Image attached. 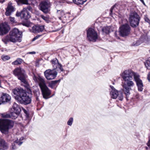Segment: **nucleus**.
<instances>
[{
    "mask_svg": "<svg viewBox=\"0 0 150 150\" xmlns=\"http://www.w3.org/2000/svg\"><path fill=\"white\" fill-rule=\"evenodd\" d=\"M121 76L124 81L122 82L123 92L127 97L130 94V91L132 90L131 88L134 86L133 81V76L136 82L138 91L139 92L143 91V84L142 81L139 78V74L128 70L124 71L121 74Z\"/></svg>",
    "mask_w": 150,
    "mask_h": 150,
    "instance_id": "f257e3e1",
    "label": "nucleus"
},
{
    "mask_svg": "<svg viewBox=\"0 0 150 150\" xmlns=\"http://www.w3.org/2000/svg\"><path fill=\"white\" fill-rule=\"evenodd\" d=\"M12 95L21 104L25 105L30 103L31 95L23 88H15L12 90Z\"/></svg>",
    "mask_w": 150,
    "mask_h": 150,
    "instance_id": "f03ea898",
    "label": "nucleus"
},
{
    "mask_svg": "<svg viewBox=\"0 0 150 150\" xmlns=\"http://www.w3.org/2000/svg\"><path fill=\"white\" fill-rule=\"evenodd\" d=\"M33 78L35 82L38 84L41 90L43 98L45 99L49 98L51 92L46 86L44 79L40 76H37L35 75L33 76Z\"/></svg>",
    "mask_w": 150,
    "mask_h": 150,
    "instance_id": "7ed1b4c3",
    "label": "nucleus"
},
{
    "mask_svg": "<svg viewBox=\"0 0 150 150\" xmlns=\"http://www.w3.org/2000/svg\"><path fill=\"white\" fill-rule=\"evenodd\" d=\"M22 32L19 31L16 28L11 31L8 36H7L6 39L8 41L13 42H21L22 40Z\"/></svg>",
    "mask_w": 150,
    "mask_h": 150,
    "instance_id": "20e7f679",
    "label": "nucleus"
},
{
    "mask_svg": "<svg viewBox=\"0 0 150 150\" xmlns=\"http://www.w3.org/2000/svg\"><path fill=\"white\" fill-rule=\"evenodd\" d=\"M13 122L8 119H0V130L3 133L7 134L9 129L13 127Z\"/></svg>",
    "mask_w": 150,
    "mask_h": 150,
    "instance_id": "39448f33",
    "label": "nucleus"
},
{
    "mask_svg": "<svg viewBox=\"0 0 150 150\" xmlns=\"http://www.w3.org/2000/svg\"><path fill=\"white\" fill-rule=\"evenodd\" d=\"M140 18L137 13L135 11L131 12L129 16V21L131 26L136 28L139 25Z\"/></svg>",
    "mask_w": 150,
    "mask_h": 150,
    "instance_id": "423d86ee",
    "label": "nucleus"
},
{
    "mask_svg": "<svg viewBox=\"0 0 150 150\" xmlns=\"http://www.w3.org/2000/svg\"><path fill=\"white\" fill-rule=\"evenodd\" d=\"M119 34L123 37L128 36L130 33L131 28L127 24L123 25L120 28Z\"/></svg>",
    "mask_w": 150,
    "mask_h": 150,
    "instance_id": "0eeeda50",
    "label": "nucleus"
},
{
    "mask_svg": "<svg viewBox=\"0 0 150 150\" xmlns=\"http://www.w3.org/2000/svg\"><path fill=\"white\" fill-rule=\"evenodd\" d=\"M87 37L89 40L96 42L98 38L97 33L93 29L90 28L87 31Z\"/></svg>",
    "mask_w": 150,
    "mask_h": 150,
    "instance_id": "6e6552de",
    "label": "nucleus"
},
{
    "mask_svg": "<svg viewBox=\"0 0 150 150\" xmlns=\"http://www.w3.org/2000/svg\"><path fill=\"white\" fill-rule=\"evenodd\" d=\"M44 74L46 78L48 80L54 79L57 74V72L54 70L48 69L44 72Z\"/></svg>",
    "mask_w": 150,
    "mask_h": 150,
    "instance_id": "1a4fd4ad",
    "label": "nucleus"
},
{
    "mask_svg": "<svg viewBox=\"0 0 150 150\" xmlns=\"http://www.w3.org/2000/svg\"><path fill=\"white\" fill-rule=\"evenodd\" d=\"M40 9L44 13H46L49 11V8L50 6V2L47 0L42 1L40 4Z\"/></svg>",
    "mask_w": 150,
    "mask_h": 150,
    "instance_id": "9d476101",
    "label": "nucleus"
},
{
    "mask_svg": "<svg viewBox=\"0 0 150 150\" xmlns=\"http://www.w3.org/2000/svg\"><path fill=\"white\" fill-rule=\"evenodd\" d=\"M13 73L15 76L18 77V79L26 75L24 70L20 67L16 68L13 70Z\"/></svg>",
    "mask_w": 150,
    "mask_h": 150,
    "instance_id": "9b49d317",
    "label": "nucleus"
},
{
    "mask_svg": "<svg viewBox=\"0 0 150 150\" xmlns=\"http://www.w3.org/2000/svg\"><path fill=\"white\" fill-rule=\"evenodd\" d=\"M144 42L147 44L150 42V37H148L146 34L142 35L139 40L137 41L135 45L138 46Z\"/></svg>",
    "mask_w": 150,
    "mask_h": 150,
    "instance_id": "f8f14e48",
    "label": "nucleus"
},
{
    "mask_svg": "<svg viewBox=\"0 0 150 150\" xmlns=\"http://www.w3.org/2000/svg\"><path fill=\"white\" fill-rule=\"evenodd\" d=\"M10 28L9 25L5 23L0 24V35H3L7 33Z\"/></svg>",
    "mask_w": 150,
    "mask_h": 150,
    "instance_id": "ddd939ff",
    "label": "nucleus"
},
{
    "mask_svg": "<svg viewBox=\"0 0 150 150\" xmlns=\"http://www.w3.org/2000/svg\"><path fill=\"white\" fill-rule=\"evenodd\" d=\"M11 96L6 93H0V102L1 103L9 102L11 99Z\"/></svg>",
    "mask_w": 150,
    "mask_h": 150,
    "instance_id": "4468645a",
    "label": "nucleus"
},
{
    "mask_svg": "<svg viewBox=\"0 0 150 150\" xmlns=\"http://www.w3.org/2000/svg\"><path fill=\"white\" fill-rule=\"evenodd\" d=\"M44 29V27L43 25H34L32 27L30 31L33 33H38L42 32Z\"/></svg>",
    "mask_w": 150,
    "mask_h": 150,
    "instance_id": "2eb2a0df",
    "label": "nucleus"
},
{
    "mask_svg": "<svg viewBox=\"0 0 150 150\" xmlns=\"http://www.w3.org/2000/svg\"><path fill=\"white\" fill-rule=\"evenodd\" d=\"M15 8L12 6V3L9 2L6 9V15L7 16H10L12 12L15 11Z\"/></svg>",
    "mask_w": 150,
    "mask_h": 150,
    "instance_id": "dca6fc26",
    "label": "nucleus"
},
{
    "mask_svg": "<svg viewBox=\"0 0 150 150\" xmlns=\"http://www.w3.org/2000/svg\"><path fill=\"white\" fill-rule=\"evenodd\" d=\"M27 76L26 75L21 78H20L19 79L21 80L22 83V85H23L25 88H26L30 92V90L29 88V85L28 83V82L25 80V78H26Z\"/></svg>",
    "mask_w": 150,
    "mask_h": 150,
    "instance_id": "f3484780",
    "label": "nucleus"
},
{
    "mask_svg": "<svg viewBox=\"0 0 150 150\" xmlns=\"http://www.w3.org/2000/svg\"><path fill=\"white\" fill-rule=\"evenodd\" d=\"M110 87L111 89L110 92L111 97L113 99H116L117 97V95L119 93V91L116 90L113 86L110 85Z\"/></svg>",
    "mask_w": 150,
    "mask_h": 150,
    "instance_id": "a211bd4d",
    "label": "nucleus"
},
{
    "mask_svg": "<svg viewBox=\"0 0 150 150\" xmlns=\"http://www.w3.org/2000/svg\"><path fill=\"white\" fill-rule=\"evenodd\" d=\"M0 146L4 149H7L8 147V144L5 140L0 137Z\"/></svg>",
    "mask_w": 150,
    "mask_h": 150,
    "instance_id": "6ab92c4d",
    "label": "nucleus"
},
{
    "mask_svg": "<svg viewBox=\"0 0 150 150\" xmlns=\"http://www.w3.org/2000/svg\"><path fill=\"white\" fill-rule=\"evenodd\" d=\"M30 17L29 13L27 11L22 10L21 18L25 20L28 19Z\"/></svg>",
    "mask_w": 150,
    "mask_h": 150,
    "instance_id": "aec40b11",
    "label": "nucleus"
},
{
    "mask_svg": "<svg viewBox=\"0 0 150 150\" xmlns=\"http://www.w3.org/2000/svg\"><path fill=\"white\" fill-rule=\"evenodd\" d=\"M13 109L14 110L13 111L17 112L18 113H20L21 110L19 106L15 103H14L13 104Z\"/></svg>",
    "mask_w": 150,
    "mask_h": 150,
    "instance_id": "412c9836",
    "label": "nucleus"
},
{
    "mask_svg": "<svg viewBox=\"0 0 150 150\" xmlns=\"http://www.w3.org/2000/svg\"><path fill=\"white\" fill-rule=\"evenodd\" d=\"M17 112L13 111L11 112L10 114L11 118L12 119H15L16 118L20 113H18Z\"/></svg>",
    "mask_w": 150,
    "mask_h": 150,
    "instance_id": "4be33fe9",
    "label": "nucleus"
},
{
    "mask_svg": "<svg viewBox=\"0 0 150 150\" xmlns=\"http://www.w3.org/2000/svg\"><path fill=\"white\" fill-rule=\"evenodd\" d=\"M87 0H73L74 3L76 4H83Z\"/></svg>",
    "mask_w": 150,
    "mask_h": 150,
    "instance_id": "5701e85b",
    "label": "nucleus"
},
{
    "mask_svg": "<svg viewBox=\"0 0 150 150\" xmlns=\"http://www.w3.org/2000/svg\"><path fill=\"white\" fill-rule=\"evenodd\" d=\"M22 62V59H21L20 58H18L16 60L13 62L12 63V64L13 65H14L19 64H21V63Z\"/></svg>",
    "mask_w": 150,
    "mask_h": 150,
    "instance_id": "b1692460",
    "label": "nucleus"
},
{
    "mask_svg": "<svg viewBox=\"0 0 150 150\" xmlns=\"http://www.w3.org/2000/svg\"><path fill=\"white\" fill-rule=\"evenodd\" d=\"M102 31L106 34L108 33L110 31V27H104L102 29Z\"/></svg>",
    "mask_w": 150,
    "mask_h": 150,
    "instance_id": "393cba45",
    "label": "nucleus"
},
{
    "mask_svg": "<svg viewBox=\"0 0 150 150\" xmlns=\"http://www.w3.org/2000/svg\"><path fill=\"white\" fill-rule=\"evenodd\" d=\"M52 62L53 65V66L54 67V66L55 67H57V66L59 63H58V60L57 59L55 58L52 61Z\"/></svg>",
    "mask_w": 150,
    "mask_h": 150,
    "instance_id": "a878e982",
    "label": "nucleus"
},
{
    "mask_svg": "<svg viewBox=\"0 0 150 150\" xmlns=\"http://www.w3.org/2000/svg\"><path fill=\"white\" fill-rule=\"evenodd\" d=\"M145 65L147 69H150V57L146 61L145 63Z\"/></svg>",
    "mask_w": 150,
    "mask_h": 150,
    "instance_id": "bb28decb",
    "label": "nucleus"
},
{
    "mask_svg": "<svg viewBox=\"0 0 150 150\" xmlns=\"http://www.w3.org/2000/svg\"><path fill=\"white\" fill-rule=\"evenodd\" d=\"M17 3L19 4V3H20L22 4H28V0H18L17 1L16 0Z\"/></svg>",
    "mask_w": 150,
    "mask_h": 150,
    "instance_id": "cd10ccee",
    "label": "nucleus"
},
{
    "mask_svg": "<svg viewBox=\"0 0 150 150\" xmlns=\"http://www.w3.org/2000/svg\"><path fill=\"white\" fill-rule=\"evenodd\" d=\"M117 97H118V98L120 100H122L123 98V94L121 92L119 91Z\"/></svg>",
    "mask_w": 150,
    "mask_h": 150,
    "instance_id": "c85d7f7f",
    "label": "nucleus"
},
{
    "mask_svg": "<svg viewBox=\"0 0 150 150\" xmlns=\"http://www.w3.org/2000/svg\"><path fill=\"white\" fill-rule=\"evenodd\" d=\"M41 17L47 23H49L50 21L49 18L47 17L42 15Z\"/></svg>",
    "mask_w": 150,
    "mask_h": 150,
    "instance_id": "c756f323",
    "label": "nucleus"
},
{
    "mask_svg": "<svg viewBox=\"0 0 150 150\" xmlns=\"http://www.w3.org/2000/svg\"><path fill=\"white\" fill-rule=\"evenodd\" d=\"M73 121V117H70L67 122V124L69 126H71Z\"/></svg>",
    "mask_w": 150,
    "mask_h": 150,
    "instance_id": "7c9ffc66",
    "label": "nucleus"
},
{
    "mask_svg": "<svg viewBox=\"0 0 150 150\" xmlns=\"http://www.w3.org/2000/svg\"><path fill=\"white\" fill-rule=\"evenodd\" d=\"M2 59L4 61H5L10 59V57L8 56H2L1 57Z\"/></svg>",
    "mask_w": 150,
    "mask_h": 150,
    "instance_id": "2f4dec72",
    "label": "nucleus"
},
{
    "mask_svg": "<svg viewBox=\"0 0 150 150\" xmlns=\"http://www.w3.org/2000/svg\"><path fill=\"white\" fill-rule=\"evenodd\" d=\"M2 117L3 118H11L10 114H3L2 115Z\"/></svg>",
    "mask_w": 150,
    "mask_h": 150,
    "instance_id": "473e14b6",
    "label": "nucleus"
},
{
    "mask_svg": "<svg viewBox=\"0 0 150 150\" xmlns=\"http://www.w3.org/2000/svg\"><path fill=\"white\" fill-rule=\"evenodd\" d=\"M23 11H27V10L29 11H31L32 10V8L30 6H28L27 7L23 8Z\"/></svg>",
    "mask_w": 150,
    "mask_h": 150,
    "instance_id": "72a5a7b5",
    "label": "nucleus"
},
{
    "mask_svg": "<svg viewBox=\"0 0 150 150\" xmlns=\"http://www.w3.org/2000/svg\"><path fill=\"white\" fill-rule=\"evenodd\" d=\"M14 143H15L17 144L19 146H20L23 143V142L20 141L19 140H18V139H17L14 142Z\"/></svg>",
    "mask_w": 150,
    "mask_h": 150,
    "instance_id": "f704fd0d",
    "label": "nucleus"
},
{
    "mask_svg": "<svg viewBox=\"0 0 150 150\" xmlns=\"http://www.w3.org/2000/svg\"><path fill=\"white\" fill-rule=\"evenodd\" d=\"M9 20L10 21H11L12 23H13L15 22V18L13 17H9Z\"/></svg>",
    "mask_w": 150,
    "mask_h": 150,
    "instance_id": "c9c22d12",
    "label": "nucleus"
},
{
    "mask_svg": "<svg viewBox=\"0 0 150 150\" xmlns=\"http://www.w3.org/2000/svg\"><path fill=\"white\" fill-rule=\"evenodd\" d=\"M22 24L23 25L27 27H29L30 26V24L28 21L26 23H23Z\"/></svg>",
    "mask_w": 150,
    "mask_h": 150,
    "instance_id": "e433bc0d",
    "label": "nucleus"
},
{
    "mask_svg": "<svg viewBox=\"0 0 150 150\" xmlns=\"http://www.w3.org/2000/svg\"><path fill=\"white\" fill-rule=\"evenodd\" d=\"M41 35H37L36 37H35L32 40V41H35L36 39H38L39 38L40 36H41Z\"/></svg>",
    "mask_w": 150,
    "mask_h": 150,
    "instance_id": "4c0bfd02",
    "label": "nucleus"
},
{
    "mask_svg": "<svg viewBox=\"0 0 150 150\" xmlns=\"http://www.w3.org/2000/svg\"><path fill=\"white\" fill-rule=\"evenodd\" d=\"M16 16L17 17L21 16V17L22 16V11L20 12H17L16 14Z\"/></svg>",
    "mask_w": 150,
    "mask_h": 150,
    "instance_id": "58836bf2",
    "label": "nucleus"
},
{
    "mask_svg": "<svg viewBox=\"0 0 150 150\" xmlns=\"http://www.w3.org/2000/svg\"><path fill=\"white\" fill-rule=\"evenodd\" d=\"M54 86L55 85L52 82L49 83V86L51 88H53Z\"/></svg>",
    "mask_w": 150,
    "mask_h": 150,
    "instance_id": "ea45409f",
    "label": "nucleus"
},
{
    "mask_svg": "<svg viewBox=\"0 0 150 150\" xmlns=\"http://www.w3.org/2000/svg\"><path fill=\"white\" fill-rule=\"evenodd\" d=\"M57 66L60 69L61 71H63V69L62 67V65L61 64H58Z\"/></svg>",
    "mask_w": 150,
    "mask_h": 150,
    "instance_id": "a19ab883",
    "label": "nucleus"
},
{
    "mask_svg": "<svg viewBox=\"0 0 150 150\" xmlns=\"http://www.w3.org/2000/svg\"><path fill=\"white\" fill-rule=\"evenodd\" d=\"M147 79L149 82H150V72H149L148 75L147 76Z\"/></svg>",
    "mask_w": 150,
    "mask_h": 150,
    "instance_id": "79ce46f5",
    "label": "nucleus"
},
{
    "mask_svg": "<svg viewBox=\"0 0 150 150\" xmlns=\"http://www.w3.org/2000/svg\"><path fill=\"white\" fill-rule=\"evenodd\" d=\"M23 110L24 112L26 114V116L27 117H28L29 114H28L27 111L25 109H23Z\"/></svg>",
    "mask_w": 150,
    "mask_h": 150,
    "instance_id": "37998d69",
    "label": "nucleus"
},
{
    "mask_svg": "<svg viewBox=\"0 0 150 150\" xmlns=\"http://www.w3.org/2000/svg\"><path fill=\"white\" fill-rule=\"evenodd\" d=\"M11 147H12V149H16V147L15 146V144L14 143L12 144Z\"/></svg>",
    "mask_w": 150,
    "mask_h": 150,
    "instance_id": "c03bdc74",
    "label": "nucleus"
},
{
    "mask_svg": "<svg viewBox=\"0 0 150 150\" xmlns=\"http://www.w3.org/2000/svg\"><path fill=\"white\" fill-rule=\"evenodd\" d=\"M59 81V80H55L52 81V82L54 85H55Z\"/></svg>",
    "mask_w": 150,
    "mask_h": 150,
    "instance_id": "a18cd8bd",
    "label": "nucleus"
},
{
    "mask_svg": "<svg viewBox=\"0 0 150 150\" xmlns=\"http://www.w3.org/2000/svg\"><path fill=\"white\" fill-rule=\"evenodd\" d=\"M115 36L117 38V39H119L120 38L118 36L117 34V32H115Z\"/></svg>",
    "mask_w": 150,
    "mask_h": 150,
    "instance_id": "49530a36",
    "label": "nucleus"
},
{
    "mask_svg": "<svg viewBox=\"0 0 150 150\" xmlns=\"http://www.w3.org/2000/svg\"><path fill=\"white\" fill-rule=\"evenodd\" d=\"M115 6H114L110 9V15H111V13H112V10H113V9L114 8Z\"/></svg>",
    "mask_w": 150,
    "mask_h": 150,
    "instance_id": "de8ad7c7",
    "label": "nucleus"
},
{
    "mask_svg": "<svg viewBox=\"0 0 150 150\" xmlns=\"http://www.w3.org/2000/svg\"><path fill=\"white\" fill-rule=\"evenodd\" d=\"M147 145L149 147V150H150V139L149 140L148 142L147 143Z\"/></svg>",
    "mask_w": 150,
    "mask_h": 150,
    "instance_id": "09e8293b",
    "label": "nucleus"
},
{
    "mask_svg": "<svg viewBox=\"0 0 150 150\" xmlns=\"http://www.w3.org/2000/svg\"><path fill=\"white\" fill-rule=\"evenodd\" d=\"M145 20L146 22L148 23H149V22L150 21V20H149V19H148V18L147 17H146L145 18Z\"/></svg>",
    "mask_w": 150,
    "mask_h": 150,
    "instance_id": "8fccbe9b",
    "label": "nucleus"
},
{
    "mask_svg": "<svg viewBox=\"0 0 150 150\" xmlns=\"http://www.w3.org/2000/svg\"><path fill=\"white\" fill-rule=\"evenodd\" d=\"M39 61H37L36 62V66L38 67L39 66Z\"/></svg>",
    "mask_w": 150,
    "mask_h": 150,
    "instance_id": "3c124183",
    "label": "nucleus"
},
{
    "mask_svg": "<svg viewBox=\"0 0 150 150\" xmlns=\"http://www.w3.org/2000/svg\"><path fill=\"white\" fill-rule=\"evenodd\" d=\"M35 52H28V53L29 54H35Z\"/></svg>",
    "mask_w": 150,
    "mask_h": 150,
    "instance_id": "603ef678",
    "label": "nucleus"
},
{
    "mask_svg": "<svg viewBox=\"0 0 150 150\" xmlns=\"http://www.w3.org/2000/svg\"><path fill=\"white\" fill-rule=\"evenodd\" d=\"M140 1L142 3V4L144 5H145V3L144 1L143 0H140Z\"/></svg>",
    "mask_w": 150,
    "mask_h": 150,
    "instance_id": "864d4df0",
    "label": "nucleus"
},
{
    "mask_svg": "<svg viewBox=\"0 0 150 150\" xmlns=\"http://www.w3.org/2000/svg\"><path fill=\"white\" fill-rule=\"evenodd\" d=\"M23 139H24L23 137H21V138H20L19 140L20 141H21L23 140Z\"/></svg>",
    "mask_w": 150,
    "mask_h": 150,
    "instance_id": "5fc2aeb1",
    "label": "nucleus"
},
{
    "mask_svg": "<svg viewBox=\"0 0 150 150\" xmlns=\"http://www.w3.org/2000/svg\"><path fill=\"white\" fill-rule=\"evenodd\" d=\"M66 0H60V2L62 3H64Z\"/></svg>",
    "mask_w": 150,
    "mask_h": 150,
    "instance_id": "6e6d98bb",
    "label": "nucleus"
},
{
    "mask_svg": "<svg viewBox=\"0 0 150 150\" xmlns=\"http://www.w3.org/2000/svg\"><path fill=\"white\" fill-rule=\"evenodd\" d=\"M5 0H0V2L2 3L5 1Z\"/></svg>",
    "mask_w": 150,
    "mask_h": 150,
    "instance_id": "4d7b16f0",
    "label": "nucleus"
},
{
    "mask_svg": "<svg viewBox=\"0 0 150 150\" xmlns=\"http://www.w3.org/2000/svg\"><path fill=\"white\" fill-rule=\"evenodd\" d=\"M36 99L37 100H39V98H38V96H37L36 97Z\"/></svg>",
    "mask_w": 150,
    "mask_h": 150,
    "instance_id": "13d9d810",
    "label": "nucleus"
},
{
    "mask_svg": "<svg viewBox=\"0 0 150 150\" xmlns=\"http://www.w3.org/2000/svg\"><path fill=\"white\" fill-rule=\"evenodd\" d=\"M146 148L147 150H148V148L147 147H146Z\"/></svg>",
    "mask_w": 150,
    "mask_h": 150,
    "instance_id": "bf43d9fd",
    "label": "nucleus"
},
{
    "mask_svg": "<svg viewBox=\"0 0 150 150\" xmlns=\"http://www.w3.org/2000/svg\"><path fill=\"white\" fill-rule=\"evenodd\" d=\"M59 18L60 20H61V17H59Z\"/></svg>",
    "mask_w": 150,
    "mask_h": 150,
    "instance_id": "052dcab7",
    "label": "nucleus"
},
{
    "mask_svg": "<svg viewBox=\"0 0 150 150\" xmlns=\"http://www.w3.org/2000/svg\"><path fill=\"white\" fill-rule=\"evenodd\" d=\"M38 95H40V93L39 92H38Z\"/></svg>",
    "mask_w": 150,
    "mask_h": 150,
    "instance_id": "680f3d73",
    "label": "nucleus"
},
{
    "mask_svg": "<svg viewBox=\"0 0 150 150\" xmlns=\"http://www.w3.org/2000/svg\"><path fill=\"white\" fill-rule=\"evenodd\" d=\"M1 102H0V105L1 104Z\"/></svg>",
    "mask_w": 150,
    "mask_h": 150,
    "instance_id": "e2e57ef3",
    "label": "nucleus"
},
{
    "mask_svg": "<svg viewBox=\"0 0 150 150\" xmlns=\"http://www.w3.org/2000/svg\"><path fill=\"white\" fill-rule=\"evenodd\" d=\"M15 0L16 1V0ZM16 1H18V0H16Z\"/></svg>",
    "mask_w": 150,
    "mask_h": 150,
    "instance_id": "0e129e2a",
    "label": "nucleus"
},
{
    "mask_svg": "<svg viewBox=\"0 0 150 150\" xmlns=\"http://www.w3.org/2000/svg\"><path fill=\"white\" fill-rule=\"evenodd\" d=\"M149 52L150 53V50H149Z\"/></svg>",
    "mask_w": 150,
    "mask_h": 150,
    "instance_id": "69168bd1",
    "label": "nucleus"
}]
</instances>
